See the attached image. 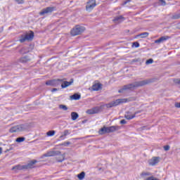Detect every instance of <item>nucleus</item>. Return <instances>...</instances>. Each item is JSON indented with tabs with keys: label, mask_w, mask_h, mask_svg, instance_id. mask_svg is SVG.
<instances>
[{
	"label": "nucleus",
	"mask_w": 180,
	"mask_h": 180,
	"mask_svg": "<svg viewBox=\"0 0 180 180\" xmlns=\"http://www.w3.org/2000/svg\"><path fill=\"white\" fill-rule=\"evenodd\" d=\"M152 82H154V79H148L142 81L135 82L124 86L118 91V92L119 94H123V92H124V91H127V89L133 91L134 89H136V88H139V86H144L146 85H148V84H152Z\"/></svg>",
	"instance_id": "obj_1"
},
{
	"label": "nucleus",
	"mask_w": 180,
	"mask_h": 180,
	"mask_svg": "<svg viewBox=\"0 0 180 180\" xmlns=\"http://www.w3.org/2000/svg\"><path fill=\"white\" fill-rule=\"evenodd\" d=\"M137 98L136 97H129L128 98H118L115 101H113L108 104H106V108H115L122 105L123 103H127L128 102H133Z\"/></svg>",
	"instance_id": "obj_2"
},
{
	"label": "nucleus",
	"mask_w": 180,
	"mask_h": 180,
	"mask_svg": "<svg viewBox=\"0 0 180 180\" xmlns=\"http://www.w3.org/2000/svg\"><path fill=\"white\" fill-rule=\"evenodd\" d=\"M59 82H63L61 84L62 88H67V86H70V85H71L74 82V79H71L70 82L64 81V79H53V80L47 81L46 82V85L58 86V85H60Z\"/></svg>",
	"instance_id": "obj_3"
},
{
	"label": "nucleus",
	"mask_w": 180,
	"mask_h": 180,
	"mask_svg": "<svg viewBox=\"0 0 180 180\" xmlns=\"http://www.w3.org/2000/svg\"><path fill=\"white\" fill-rule=\"evenodd\" d=\"M30 126L29 124H21L18 125H15L14 127H12L9 129L10 133H20L22 131H26V130H29V128Z\"/></svg>",
	"instance_id": "obj_4"
},
{
	"label": "nucleus",
	"mask_w": 180,
	"mask_h": 180,
	"mask_svg": "<svg viewBox=\"0 0 180 180\" xmlns=\"http://www.w3.org/2000/svg\"><path fill=\"white\" fill-rule=\"evenodd\" d=\"M117 130H120V127L119 126H111V127H103L101 128L98 133L99 134H106V133H113V131H117Z\"/></svg>",
	"instance_id": "obj_5"
},
{
	"label": "nucleus",
	"mask_w": 180,
	"mask_h": 180,
	"mask_svg": "<svg viewBox=\"0 0 180 180\" xmlns=\"http://www.w3.org/2000/svg\"><path fill=\"white\" fill-rule=\"evenodd\" d=\"M34 37V32H33V31H30V32L22 35L20 39H19V41L20 43H25V41H31V40H33Z\"/></svg>",
	"instance_id": "obj_6"
},
{
	"label": "nucleus",
	"mask_w": 180,
	"mask_h": 180,
	"mask_svg": "<svg viewBox=\"0 0 180 180\" xmlns=\"http://www.w3.org/2000/svg\"><path fill=\"white\" fill-rule=\"evenodd\" d=\"M83 32H85L84 27L76 25L75 27L71 30V34L72 36H78V34H81Z\"/></svg>",
	"instance_id": "obj_7"
},
{
	"label": "nucleus",
	"mask_w": 180,
	"mask_h": 180,
	"mask_svg": "<svg viewBox=\"0 0 180 180\" xmlns=\"http://www.w3.org/2000/svg\"><path fill=\"white\" fill-rule=\"evenodd\" d=\"M37 162V160H32L30 163L27 164V165L22 166V165H17L12 168L13 171L15 169H29V168H33V165Z\"/></svg>",
	"instance_id": "obj_8"
},
{
	"label": "nucleus",
	"mask_w": 180,
	"mask_h": 180,
	"mask_svg": "<svg viewBox=\"0 0 180 180\" xmlns=\"http://www.w3.org/2000/svg\"><path fill=\"white\" fill-rule=\"evenodd\" d=\"M96 6V1L95 0H89L86 6V11L87 12H91L94 8Z\"/></svg>",
	"instance_id": "obj_9"
},
{
	"label": "nucleus",
	"mask_w": 180,
	"mask_h": 180,
	"mask_svg": "<svg viewBox=\"0 0 180 180\" xmlns=\"http://www.w3.org/2000/svg\"><path fill=\"white\" fill-rule=\"evenodd\" d=\"M160 157H153L151 159H150L148 161V164L151 167H154L155 165H157L158 162H160Z\"/></svg>",
	"instance_id": "obj_10"
},
{
	"label": "nucleus",
	"mask_w": 180,
	"mask_h": 180,
	"mask_svg": "<svg viewBox=\"0 0 180 180\" xmlns=\"http://www.w3.org/2000/svg\"><path fill=\"white\" fill-rule=\"evenodd\" d=\"M61 152L59 150H51L44 155V157H56V155H60Z\"/></svg>",
	"instance_id": "obj_11"
},
{
	"label": "nucleus",
	"mask_w": 180,
	"mask_h": 180,
	"mask_svg": "<svg viewBox=\"0 0 180 180\" xmlns=\"http://www.w3.org/2000/svg\"><path fill=\"white\" fill-rule=\"evenodd\" d=\"M139 113H141V110L135 112L134 114L130 113V112H128L125 114L124 117L125 119H127V120H131V119H134L136 117V115H139Z\"/></svg>",
	"instance_id": "obj_12"
},
{
	"label": "nucleus",
	"mask_w": 180,
	"mask_h": 180,
	"mask_svg": "<svg viewBox=\"0 0 180 180\" xmlns=\"http://www.w3.org/2000/svg\"><path fill=\"white\" fill-rule=\"evenodd\" d=\"M54 11V7H47L46 8H44L41 12H39V15L41 16H43L47 13H51Z\"/></svg>",
	"instance_id": "obj_13"
},
{
	"label": "nucleus",
	"mask_w": 180,
	"mask_h": 180,
	"mask_svg": "<svg viewBox=\"0 0 180 180\" xmlns=\"http://www.w3.org/2000/svg\"><path fill=\"white\" fill-rule=\"evenodd\" d=\"M102 89V84L94 83L91 87V91H99Z\"/></svg>",
	"instance_id": "obj_14"
},
{
	"label": "nucleus",
	"mask_w": 180,
	"mask_h": 180,
	"mask_svg": "<svg viewBox=\"0 0 180 180\" xmlns=\"http://www.w3.org/2000/svg\"><path fill=\"white\" fill-rule=\"evenodd\" d=\"M168 39H169V37H161L158 39L155 40V43H156V44H160L161 43H164V41L168 40Z\"/></svg>",
	"instance_id": "obj_15"
},
{
	"label": "nucleus",
	"mask_w": 180,
	"mask_h": 180,
	"mask_svg": "<svg viewBox=\"0 0 180 180\" xmlns=\"http://www.w3.org/2000/svg\"><path fill=\"white\" fill-rule=\"evenodd\" d=\"M124 20V17L120 15L117 16L113 19L114 23H122Z\"/></svg>",
	"instance_id": "obj_16"
},
{
	"label": "nucleus",
	"mask_w": 180,
	"mask_h": 180,
	"mask_svg": "<svg viewBox=\"0 0 180 180\" xmlns=\"http://www.w3.org/2000/svg\"><path fill=\"white\" fill-rule=\"evenodd\" d=\"M31 59L29 56H24L20 59V63H22L23 64H26V63H29Z\"/></svg>",
	"instance_id": "obj_17"
},
{
	"label": "nucleus",
	"mask_w": 180,
	"mask_h": 180,
	"mask_svg": "<svg viewBox=\"0 0 180 180\" xmlns=\"http://www.w3.org/2000/svg\"><path fill=\"white\" fill-rule=\"evenodd\" d=\"M70 99H72V101H79V99H81V95L75 94L72 96H70Z\"/></svg>",
	"instance_id": "obj_18"
},
{
	"label": "nucleus",
	"mask_w": 180,
	"mask_h": 180,
	"mask_svg": "<svg viewBox=\"0 0 180 180\" xmlns=\"http://www.w3.org/2000/svg\"><path fill=\"white\" fill-rule=\"evenodd\" d=\"M78 117H79V115H78L77 112H71L72 120L75 121V120H77V119H78Z\"/></svg>",
	"instance_id": "obj_19"
},
{
	"label": "nucleus",
	"mask_w": 180,
	"mask_h": 180,
	"mask_svg": "<svg viewBox=\"0 0 180 180\" xmlns=\"http://www.w3.org/2000/svg\"><path fill=\"white\" fill-rule=\"evenodd\" d=\"M58 155H59V157L56 158L58 162H63V161H64V158H65V156L61 154V153Z\"/></svg>",
	"instance_id": "obj_20"
},
{
	"label": "nucleus",
	"mask_w": 180,
	"mask_h": 180,
	"mask_svg": "<svg viewBox=\"0 0 180 180\" xmlns=\"http://www.w3.org/2000/svg\"><path fill=\"white\" fill-rule=\"evenodd\" d=\"M86 113H88V115H95V113H98V111H96V108H92L90 110H87Z\"/></svg>",
	"instance_id": "obj_21"
},
{
	"label": "nucleus",
	"mask_w": 180,
	"mask_h": 180,
	"mask_svg": "<svg viewBox=\"0 0 180 180\" xmlns=\"http://www.w3.org/2000/svg\"><path fill=\"white\" fill-rule=\"evenodd\" d=\"M148 32H143L136 35V37H141V39H144L145 37H148Z\"/></svg>",
	"instance_id": "obj_22"
},
{
	"label": "nucleus",
	"mask_w": 180,
	"mask_h": 180,
	"mask_svg": "<svg viewBox=\"0 0 180 180\" xmlns=\"http://www.w3.org/2000/svg\"><path fill=\"white\" fill-rule=\"evenodd\" d=\"M151 176V173H150L148 172H143L141 174V178H146V176Z\"/></svg>",
	"instance_id": "obj_23"
},
{
	"label": "nucleus",
	"mask_w": 180,
	"mask_h": 180,
	"mask_svg": "<svg viewBox=\"0 0 180 180\" xmlns=\"http://www.w3.org/2000/svg\"><path fill=\"white\" fill-rule=\"evenodd\" d=\"M77 178L79 180L84 179V178H85V173L82 172L80 174H77Z\"/></svg>",
	"instance_id": "obj_24"
},
{
	"label": "nucleus",
	"mask_w": 180,
	"mask_h": 180,
	"mask_svg": "<svg viewBox=\"0 0 180 180\" xmlns=\"http://www.w3.org/2000/svg\"><path fill=\"white\" fill-rule=\"evenodd\" d=\"M54 134H56V131L54 130L49 131L46 132V136H48V137H52V136H54Z\"/></svg>",
	"instance_id": "obj_25"
},
{
	"label": "nucleus",
	"mask_w": 180,
	"mask_h": 180,
	"mask_svg": "<svg viewBox=\"0 0 180 180\" xmlns=\"http://www.w3.org/2000/svg\"><path fill=\"white\" fill-rule=\"evenodd\" d=\"M25 140H26V139L25 137H18L16 139L15 141L17 143H23V141H25Z\"/></svg>",
	"instance_id": "obj_26"
},
{
	"label": "nucleus",
	"mask_w": 180,
	"mask_h": 180,
	"mask_svg": "<svg viewBox=\"0 0 180 180\" xmlns=\"http://www.w3.org/2000/svg\"><path fill=\"white\" fill-rule=\"evenodd\" d=\"M59 109H61L62 110H68V107L65 105L60 104L59 105Z\"/></svg>",
	"instance_id": "obj_27"
},
{
	"label": "nucleus",
	"mask_w": 180,
	"mask_h": 180,
	"mask_svg": "<svg viewBox=\"0 0 180 180\" xmlns=\"http://www.w3.org/2000/svg\"><path fill=\"white\" fill-rule=\"evenodd\" d=\"M70 144H71V142L67 141V142H64L63 143L59 144V146H63L64 147H68V146H70Z\"/></svg>",
	"instance_id": "obj_28"
},
{
	"label": "nucleus",
	"mask_w": 180,
	"mask_h": 180,
	"mask_svg": "<svg viewBox=\"0 0 180 180\" xmlns=\"http://www.w3.org/2000/svg\"><path fill=\"white\" fill-rule=\"evenodd\" d=\"M29 51H27V49H26V48H22L20 51V53L21 54H26V53H28Z\"/></svg>",
	"instance_id": "obj_29"
},
{
	"label": "nucleus",
	"mask_w": 180,
	"mask_h": 180,
	"mask_svg": "<svg viewBox=\"0 0 180 180\" xmlns=\"http://www.w3.org/2000/svg\"><path fill=\"white\" fill-rule=\"evenodd\" d=\"M153 63H154V60H153V58H150L146 60V65H148L150 64H153Z\"/></svg>",
	"instance_id": "obj_30"
},
{
	"label": "nucleus",
	"mask_w": 180,
	"mask_h": 180,
	"mask_svg": "<svg viewBox=\"0 0 180 180\" xmlns=\"http://www.w3.org/2000/svg\"><path fill=\"white\" fill-rule=\"evenodd\" d=\"M172 19H180V13L174 14V15L172 16Z\"/></svg>",
	"instance_id": "obj_31"
},
{
	"label": "nucleus",
	"mask_w": 180,
	"mask_h": 180,
	"mask_svg": "<svg viewBox=\"0 0 180 180\" xmlns=\"http://www.w3.org/2000/svg\"><path fill=\"white\" fill-rule=\"evenodd\" d=\"M132 47H136L137 49V47H140V44H139V42H134L132 44Z\"/></svg>",
	"instance_id": "obj_32"
},
{
	"label": "nucleus",
	"mask_w": 180,
	"mask_h": 180,
	"mask_svg": "<svg viewBox=\"0 0 180 180\" xmlns=\"http://www.w3.org/2000/svg\"><path fill=\"white\" fill-rule=\"evenodd\" d=\"M68 134H70V131L68 129H65L63 131V136L65 137V136H68Z\"/></svg>",
	"instance_id": "obj_33"
},
{
	"label": "nucleus",
	"mask_w": 180,
	"mask_h": 180,
	"mask_svg": "<svg viewBox=\"0 0 180 180\" xmlns=\"http://www.w3.org/2000/svg\"><path fill=\"white\" fill-rule=\"evenodd\" d=\"M163 148L165 151H169V148H171V147L169 145H167V146H165Z\"/></svg>",
	"instance_id": "obj_34"
},
{
	"label": "nucleus",
	"mask_w": 180,
	"mask_h": 180,
	"mask_svg": "<svg viewBox=\"0 0 180 180\" xmlns=\"http://www.w3.org/2000/svg\"><path fill=\"white\" fill-rule=\"evenodd\" d=\"M160 4L162 6H165L166 5L165 0H160Z\"/></svg>",
	"instance_id": "obj_35"
},
{
	"label": "nucleus",
	"mask_w": 180,
	"mask_h": 180,
	"mask_svg": "<svg viewBox=\"0 0 180 180\" xmlns=\"http://www.w3.org/2000/svg\"><path fill=\"white\" fill-rule=\"evenodd\" d=\"M126 123H127V122H126V120H122L120 121V124H126Z\"/></svg>",
	"instance_id": "obj_36"
},
{
	"label": "nucleus",
	"mask_w": 180,
	"mask_h": 180,
	"mask_svg": "<svg viewBox=\"0 0 180 180\" xmlns=\"http://www.w3.org/2000/svg\"><path fill=\"white\" fill-rule=\"evenodd\" d=\"M131 0H125L123 3V5H126V4H129V2H131Z\"/></svg>",
	"instance_id": "obj_37"
},
{
	"label": "nucleus",
	"mask_w": 180,
	"mask_h": 180,
	"mask_svg": "<svg viewBox=\"0 0 180 180\" xmlns=\"http://www.w3.org/2000/svg\"><path fill=\"white\" fill-rule=\"evenodd\" d=\"M174 82L175 84H179V85H180V79H174Z\"/></svg>",
	"instance_id": "obj_38"
},
{
	"label": "nucleus",
	"mask_w": 180,
	"mask_h": 180,
	"mask_svg": "<svg viewBox=\"0 0 180 180\" xmlns=\"http://www.w3.org/2000/svg\"><path fill=\"white\" fill-rule=\"evenodd\" d=\"M16 2L20 4H23L25 1L24 0H16Z\"/></svg>",
	"instance_id": "obj_39"
},
{
	"label": "nucleus",
	"mask_w": 180,
	"mask_h": 180,
	"mask_svg": "<svg viewBox=\"0 0 180 180\" xmlns=\"http://www.w3.org/2000/svg\"><path fill=\"white\" fill-rule=\"evenodd\" d=\"M175 107L176 108H180V103H175Z\"/></svg>",
	"instance_id": "obj_40"
},
{
	"label": "nucleus",
	"mask_w": 180,
	"mask_h": 180,
	"mask_svg": "<svg viewBox=\"0 0 180 180\" xmlns=\"http://www.w3.org/2000/svg\"><path fill=\"white\" fill-rule=\"evenodd\" d=\"M11 150H13V148L11 147L9 149H7L6 151L8 152V151H11Z\"/></svg>",
	"instance_id": "obj_41"
},
{
	"label": "nucleus",
	"mask_w": 180,
	"mask_h": 180,
	"mask_svg": "<svg viewBox=\"0 0 180 180\" xmlns=\"http://www.w3.org/2000/svg\"><path fill=\"white\" fill-rule=\"evenodd\" d=\"M63 137H65V136H64V134L61 135V136H60V139L61 140H63V139H64Z\"/></svg>",
	"instance_id": "obj_42"
},
{
	"label": "nucleus",
	"mask_w": 180,
	"mask_h": 180,
	"mask_svg": "<svg viewBox=\"0 0 180 180\" xmlns=\"http://www.w3.org/2000/svg\"><path fill=\"white\" fill-rule=\"evenodd\" d=\"M1 154H2V148L1 147H0V155H1Z\"/></svg>",
	"instance_id": "obj_43"
},
{
	"label": "nucleus",
	"mask_w": 180,
	"mask_h": 180,
	"mask_svg": "<svg viewBox=\"0 0 180 180\" xmlns=\"http://www.w3.org/2000/svg\"><path fill=\"white\" fill-rule=\"evenodd\" d=\"M56 91H57V89H52V92H56Z\"/></svg>",
	"instance_id": "obj_44"
}]
</instances>
